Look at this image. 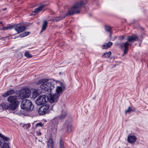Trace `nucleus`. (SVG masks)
Returning <instances> with one entry per match:
<instances>
[{"label": "nucleus", "instance_id": "obj_10", "mask_svg": "<svg viewBox=\"0 0 148 148\" xmlns=\"http://www.w3.org/2000/svg\"><path fill=\"white\" fill-rule=\"evenodd\" d=\"M14 29L18 34L21 33L25 30V26L20 24H17L14 27Z\"/></svg>", "mask_w": 148, "mask_h": 148}, {"label": "nucleus", "instance_id": "obj_3", "mask_svg": "<svg viewBox=\"0 0 148 148\" xmlns=\"http://www.w3.org/2000/svg\"><path fill=\"white\" fill-rule=\"evenodd\" d=\"M142 39V38H141L140 39H139V37L134 34L128 36L127 38V41L125 42L121 43L120 45L121 48L122 49H124V53L122 56H124L125 54L127 53L128 51V46L131 45L132 42H134L136 40L138 42H141Z\"/></svg>", "mask_w": 148, "mask_h": 148}, {"label": "nucleus", "instance_id": "obj_1", "mask_svg": "<svg viewBox=\"0 0 148 148\" xmlns=\"http://www.w3.org/2000/svg\"><path fill=\"white\" fill-rule=\"evenodd\" d=\"M36 84H41L40 88L48 95L51 103H55L57 101L58 97L62 92L64 87L63 84L60 82L51 81L46 79L39 80Z\"/></svg>", "mask_w": 148, "mask_h": 148}, {"label": "nucleus", "instance_id": "obj_26", "mask_svg": "<svg viewBox=\"0 0 148 148\" xmlns=\"http://www.w3.org/2000/svg\"><path fill=\"white\" fill-rule=\"evenodd\" d=\"M1 148H10L8 144L4 143Z\"/></svg>", "mask_w": 148, "mask_h": 148}, {"label": "nucleus", "instance_id": "obj_24", "mask_svg": "<svg viewBox=\"0 0 148 148\" xmlns=\"http://www.w3.org/2000/svg\"><path fill=\"white\" fill-rule=\"evenodd\" d=\"M25 56L27 58H31L32 57V55L30 54L28 51H27L25 53Z\"/></svg>", "mask_w": 148, "mask_h": 148}, {"label": "nucleus", "instance_id": "obj_6", "mask_svg": "<svg viewBox=\"0 0 148 148\" xmlns=\"http://www.w3.org/2000/svg\"><path fill=\"white\" fill-rule=\"evenodd\" d=\"M49 100L48 96L43 95L39 97L37 99L36 103L38 105L45 104Z\"/></svg>", "mask_w": 148, "mask_h": 148}, {"label": "nucleus", "instance_id": "obj_11", "mask_svg": "<svg viewBox=\"0 0 148 148\" xmlns=\"http://www.w3.org/2000/svg\"><path fill=\"white\" fill-rule=\"evenodd\" d=\"M1 106L3 109H8L12 111L15 110L14 108L12 107V106L9 104H8L7 103H3L1 105Z\"/></svg>", "mask_w": 148, "mask_h": 148}, {"label": "nucleus", "instance_id": "obj_8", "mask_svg": "<svg viewBox=\"0 0 148 148\" xmlns=\"http://www.w3.org/2000/svg\"><path fill=\"white\" fill-rule=\"evenodd\" d=\"M49 108V106L48 105L43 106L39 108L38 113L40 115H43L48 112L47 110Z\"/></svg>", "mask_w": 148, "mask_h": 148}, {"label": "nucleus", "instance_id": "obj_17", "mask_svg": "<svg viewBox=\"0 0 148 148\" xmlns=\"http://www.w3.org/2000/svg\"><path fill=\"white\" fill-rule=\"evenodd\" d=\"M39 95V92L37 90L34 89L32 92V96L33 98H36Z\"/></svg>", "mask_w": 148, "mask_h": 148}, {"label": "nucleus", "instance_id": "obj_29", "mask_svg": "<svg viewBox=\"0 0 148 148\" xmlns=\"http://www.w3.org/2000/svg\"><path fill=\"white\" fill-rule=\"evenodd\" d=\"M43 124H42V123L40 122L39 123H37L36 125L35 126L36 127H37L38 126H40V127H42L43 126Z\"/></svg>", "mask_w": 148, "mask_h": 148}, {"label": "nucleus", "instance_id": "obj_4", "mask_svg": "<svg viewBox=\"0 0 148 148\" xmlns=\"http://www.w3.org/2000/svg\"><path fill=\"white\" fill-rule=\"evenodd\" d=\"M21 107V109L29 111L33 110L34 106L31 101L28 99H24L22 101Z\"/></svg>", "mask_w": 148, "mask_h": 148}, {"label": "nucleus", "instance_id": "obj_20", "mask_svg": "<svg viewBox=\"0 0 148 148\" xmlns=\"http://www.w3.org/2000/svg\"><path fill=\"white\" fill-rule=\"evenodd\" d=\"M66 112L65 110H63L62 112L61 115L60 116V118L61 119H63L66 116Z\"/></svg>", "mask_w": 148, "mask_h": 148}, {"label": "nucleus", "instance_id": "obj_34", "mask_svg": "<svg viewBox=\"0 0 148 148\" xmlns=\"http://www.w3.org/2000/svg\"><path fill=\"white\" fill-rule=\"evenodd\" d=\"M54 130H55V131H54V133H55L56 132V129H55Z\"/></svg>", "mask_w": 148, "mask_h": 148}, {"label": "nucleus", "instance_id": "obj_15", "mask_svg": "<svg viewBox=\"0 0 148 148\" xmlns=\"http://www.w3.org/2000/svg\"><path fill=\"white\" fill-rule=\"evenodd\" d=\"M46 5H42L40 6H39L38 8H36L35 9L34 12L36 13H39L40 11L42 8H44V7L46 6Z\"/></svg>", "mask_w": 148, "mask_h": 148}, {"label": "nucleus", "instance_id": "obj_22", "mask_svg": "<svg viewBox=\"0 0 148 148\" xmlns=\"http://www.w3.org/2000/svg\"><path fill=\"white\" fill-rule=\"evenodd\" d=\"M13 26L10 25H8L6 27H3L2 29L4 30H5L9 29H11L13 28Z\"/></svg>", "mask_w": 148, "mask_h": 148}, {"label": "nucleus", "instance_id": "obj_33", "mask_svg": "<svg viewBox=\"0 0 148 148\" xmlns=\"http://www.w3.org/2000/svg\"><path fill=\"white\" fill-rule=\"evenodd\" d=\"M124 36H121V37H120L119 39H120V40H123V39H124Z\"/></svg>", "mask_w": 148, "mask_h": 148}, {"label": "nucleus", "instance_id": "obj_28", "mask_svg": "<svg viewBox=\"0 0 148 148\" xmlns=\"http://www.w3.org/2000/svg\"><path fill=\"white\" fill-rule=\"evenodd\" d=\"M111 29V27L109 26H106L105 27V30L108 32H110Z\"/></svg>", "mask_w": 148, "mask_h": 148}, {"label": "nucleus", "instance_id": "obj_23", "mask_svg": "<svg viewBox=\"0 0 148 148\" xmlns=\"http://www.w3.org/2000/svg\"><path fill=\"white\" fill-rule=\"evenodd\" d=\"M59 148H65L64 142L62 140H60V141Z\"/></svg>", "mask_w": 148, "mask_h": 148}, {"label": "nucleus", "instance_id": "obj_27", "mask_svg": "<svg viewBox=\"0 0 148 148\" xmlns=\"http://www.w3.org/2000/svg\"><path fill=\"white\" fill-rule=\"evenodd\" d=\"M30 124L29 123H28L24 125L23 126V127L25 129H27L30 127Z\"/></svg>", "mask_w": 148, "mask_h": 148}, {"label": "nucleus", "instance_id": "obj_14", "mask_svg": "<svg viewBox=\"0 0 148 148\" xmlns=\"http://www.w3.org/2000/svg\"><path fill=\"white\" fill-rule=\"evenodd\" d=\"M14 92V91L13 90H9L6 92L2 96L4 97H6L8 95L13 94Z\"/></svg>", "mask_w": 148, "mask_h": 148}, {"label": "nucleus", "instance_id": "obj_7", "mask_svg": "<svg viewBox=\"0 0 148 148\" xmlns=\"http://www.w3.org/2000/svg\"><path fill=\"white\" fill-rule=\"evenodd\" d=\"M19 96L21 99L28 97L30 95L31 92L30 90L28 88L21 89L20 91Z\"/></svg>", "mask_w": 148, "mask_h": 148}, {"label": "nucleus", "instance_id": "obj_18", "mask_svg": "<svg viewBox=\"0 0 148 148\" xmlns=\"http://www.w3.org/2000/svg\"><path fill=\"white\" fill-rule=\"evenodd\" d=\"M111 53L110 51L108 52L105 53L102 55V57L103 58H109L111 55Z\"/></svg>", "mask_w": 148, "mask_h": 148}, {"label": "nucleus", "instance_id": "obj_9", "mask_svg": "<svg viewBox=\"0 0 148 148\" xmlns=\"http://www.w3.org/2000/svg\"><path fill=\"white\" fill-rule=\"evenodd\" d=\"M73 128V127L71 123L67 122L64 124L63 129L66 132L70 133L72 131Z\"/></svg>", "mask_w": 148, "mask_h": 148}, {"label": "nucleus", "instance_id": "obj_5", "mask_svg": "<svg viewBox=\"0 0 148 148\" xmlns=\"http://www.w3.org/2000/svg\"><path fill=\"white\" fill-rule=\"evenodd\" d=\"M8 101L10 103L9 104L15 110L19 104L17 100V97L16 96H10L8 98Z\"/></svg>", "mask_w": 148, "mask_h": 148}, {"label": "nucleus", "instance_id": "obj_19", "mask_svg": "<svg viewBox=\"0 0 148 148\" xmlns=\"http://www.w3.org/2000/svg\"><path fill=\"white\" fill-rule=\"evenodd\" d=\"M47 23H48L47 21H44L42 28V32L46 29V27L47 25Z\"/></svg>", "mask_w": 148, "mask_h": 148}, {"label": "nucleus", "instance_id": "obj_36", "mask_svg": "<svg viewBox=\"0 0 148 148\" xmlns=\"http://www.w3.org/2000/svg\"><path fill=\"white\" fill-rule=\"evenodd\" d=\"M140 43L139 44V46H140Z\"/></svg>", "mask_w": 148, "mask_h": 148}, {"label": "nucleus", "instance_id": "obj_30", "mask_svg": "<svg viewBox=\"0 0 148 148\" xmlns=\"http://www.w3.org/2000/svg\"><path fill=\"white\" fill-rule=\"evenodd\" d=\"M19 36L21 38H23V37L25 36L24 34L23 33L22 34H20L19 35Z\"/></svg>", "mask_w": 148, "mask_h": 148}, {"label": "nucleus", "instance_id": "obj_13", "mask_svg": "<svg viewBox=\"0 0 148 148\" xmlns=\"http://www.w3.org/2000/svg\"><path fill=\"white\" fill-rule=\"evenodd\" d=\"M112 43L111 42H110L107 43L103 45V49H107L110 47L112 45Z\"/></svg>", "mask_w": 148, "mask_h": 148}, {"label": "nucleus", "instance_id": "obj_16", "mask_svg": "<svg viewBox=\"0 0 148 148\" xmlns=\"http://www.w3.org/2000/svg\"><path fill=\"white\" fill-rule=\"evenodd\" d=\"M53 142L51 139H49L47 143L48 148H54L53 147Z\"/></svg>", "mask_w": 148, "mask_h": 148}, {"label": "nucleus", "instance_id": "obj_2", "mask_svg": "<svg viewBox=\"0 0 148 148\" xmlns=\"http://www.w3.org/2000/svg\"><path fill=\"white\" fill-rule=\"evenodd\" d=\"M87 3L86 1L76 2L71 8L69 10L68 12L66 14L65 16L63 17H60L59 18H56L54 20V21H58L64 18L66 16L73 15L79 13L80 8L82 6L85 7L84 5Z\"/></svg>", "mask_w": 148, "mask_h": 148}, {"label": "nucleus", "instance_id": "obj_21", "mask_svg": "<svg viewBox=\"0 0 148 148\" xmlns=\"http://www.w3.org/2000/svg\"><path fill=\"white\" fill-rule=\"evenodd\" d=\"M135 111L134 108H132L130 107H129L128 108L127 110H126L125 111V114H126L127 113H130L132 111Z\"/></svg>", "mask_w": 148, "mask_h": 148}, {"label": "nucleus", "instance_id": "obj_25", "mask_svg": "<svg viewBox=\"0 0 148 148\" xmlns=\"http://www.w3.org/2000/svg\"><path fill=\"white\" fill-rule=\"evenodd\" d=\"M0 137H1L3 138L4 140H9V139L7 137H5L2 134L0 133Z\"/></svg>", "mask_w": 148, "mask_h": 148}, {"label": "nucleus", "instance_id": "obj_12", "mask_svg": "<svg viewBox=\"0 0 148 148\" xmlns=\"http://www.w3.org/2000/svg\"><path fill=\"white\" fill-rule=\"evenodd\" d=\"M136 140V138L134 136H129L128 137V141L130 143H132L135 142Z\"/></svg>", "mask_w": 148, "mask_h": 148}, {"label": "nucleus", "instance_id": "obj_32", "mask_svg": "<svg viewBox=\"0 0 148 148\" xmlns=\"http://www.w3.org/2000/svg\"><path fill=\"white\" fill-rule=\"evenodd\" d=\"M36 133L37 134V135L38 136L40 135L41 134V133L39 132H37Z\"/></svg>", "mask_w": 148, "mask_h": 148}, {"label": "nucleus", "instance_id": "obj_35", "mask_svg": "<svg viewBox=\"0 0 148 148\" xmlns=\"http://www.w3.org/2000/svg\"><path fill=\"white\" fill-rule=\"evenodd\" d=\"M0 23L2 26L3 25H2V22H1Z\"/></svg>", "mask_w": 148, "mask_h": 148}, {"label": "nucleus", "instance_id": "obj_31", "mask_svg": "<svg viewBox=\"0 0 148 148\" xmlns=\"http://www.w3.org/2000/svg\"><path fill=\"white\" fill-rule=\"evenodd\" d=\"M23 33L24 34L25 36H26L29 34V32H25Z\"/></svg>", "mask_w": 148, "mask_h": 148}]
</instances>
